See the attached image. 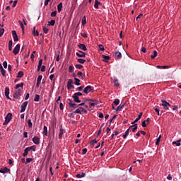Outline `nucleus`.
Masks as SVG:
<instances>
[{
  "label": "nucleus",
  "instance_id": "1",
  "mask_svg": "<svg viewBox=\"0 0 181 181\" xmlns=\"http://www.w3.org/2000/svg\"><path fill=\"white\" fill-rule=\"evenodd\" d=\"M22 90H23V83L16 86V92L13 94L14 98H16L17 100L21 98V95H22Z\"/></svg>",
  "mask_w": 181,
  "mask_h": 181
},
{
  "label": "nucleus",
  "instance_id": "2",
  "mask_svg": "<svg viewBox=\"0 0 181 181\" xmlns=\"http://www.w3.org/2000/svg\"><path fill=\"white\" fill-rule=\"evenodd\" d=\"M12 119V113H8L5 117V122H4L3 125H8L9 122Z\"/></svg>",
  "mask_w": 181,
  "mask_h": 181
},
{
  "label": "nucleus",
  "instance_id": "3",
  "mask_svg": "<svg viewBox=\"0 0 181 181\" xmlns=\"http://www.w3.org/2000/svg\"><path fill=\"white\" fill-rule=\"evenodd\" d=\"M161 105L164 110H169V107H170V103H168L166 100H161Z\"/></svg>",
  "mask_w": 181,
  "mask_h": 181
},
{
  "label": "nucleus",
  "instance_id": "4",
  "mask_svg": "<svg viewBox=\"0 0 181 181\" xmlns=\"http://www.w3.org/2000/svg\"><path fill=\"white\" fill-rule=\"evenodd\" d=\"M88 101H90L89 102L90 108H93V107H94L95 105H97L98 104V100H94L89 99V100H88Z\"/></svg>",
  "mask_w": 181,
  "mask_h": 181
},
{
  "label": "nucleus",
  "instance_id": "5",
  "mask_svg": "<svg viewBox=\"0 0 181 181\" xmlns=\"http://www.w3.org/2000/svg\"><path fill=\"white\" fill-rule=\"evenodd\" d=\"M67 88H68V90H71V88H74V86H73V80H71V79L68 80Z\"/></svg>",
  "mask_w": 181,
  "mask_h": 181
},
{
  "label": "nucleus",
  "instance_id": "6",
  "mask_svg": "<svg viewBox=\"0 0 181 181\" xmlns=\"http://www.w3.org/2000/svg\"><path fill=\"white\" fill-rule=\"evenodd\" d=\"M91 91H93V87L90 86H86L83 90V93H85V94H88V93H91Z\"/></svg>",
  "mask_w": 181,
  "mask_h": 181
},
{
  "label": "nucleus",
  "instance_id": "7",
  "mask_svg": "<svg viewBox=\"0 0 181 181\" xmlns=\"http://www.w3.org/2000/svg\"><path fill=\"white\" fill-rule=\"evenodd\" d=\"M21 50V45L20 44H18L16 47H15V48H14V49H13V53L14 54H18V53H19V51Z\"/></svg>",
  "mask_w": 181,
  "mask_h": 181
},
{
  "label": "nucleus",
  "instance_id": "8",
  "mask_svg": "<svg viewBox=\"0 0 181 181\" xmlns=\"http://www.w3.org/2000/svg\"><path fill=\"white\" fill-rule=\"evenodd\" d=\"M27 107H28V102H24L21 107V112H25V111H26Z\"/></svg>",
  "mask_w": 181,
  "mask_h": 181
},
{
  "label": "nucleus",
  "instance_id": "9",
  "mask_svg": "<svg viewBox=\"0 0 181 181\" xmlns=\"http://www.w3.org/2000/svg\"><path fill=\"white\" fill-rule=\"evenodd\" d=\"M33 142L35 145H39V144H40V138H39L38 136H34L33 138Z\"/></svg>",
  "mask_w": 181,
  "mask_h": 181
},
{
  "label": "nucleus",
  "instance_id": "10",
  "mask_svg": "<svg viewBox=\"0 0 181 181\" xmlns=\"http://www.w3.org/2000/svg\"><path fill=\"white\" fill-rule=\"evenodd\" d=\"M12 35H13L14 42H18V40H19V39L18 38V34L16 33V30L12 31Z\"/></svg>",
  "mask_w": 181,
  "mask_h": 181
},
{
  "label": "nucleus",
  "instance_id": "11",
  "mask_svg": "<svg viewBox=\"0 0 181 181\" xmlns=\"http://www.w3.org/2000/svg\"><path fill=\"white\" fill-rule=\"evenodd\" d=\"M76 56L78 57H86V52L83 51H78V52H76Z\"/></svg>",
  "mask_w": 181,
  "mask_h": 181
},
{
  "label": "nucleus",
  "instance_id": "12",
  "mask_svg": "<svg viewBox=\"0 0 181 181\" xmlns=\"http://www.w3.org/2000/svg\"><path fill=\"white\" fill-rule=\"evenodd\" d=\"M78 47H79V49H81V50H83V52L87 51V47L84 44H79L78 45Z\"/></svg>",
  "mask_w": 181,
  "mask_h": 181
},
{
  "label": "nucleus",
  "instance_id": "13",
  "mask_svg": "<svg viewBox=\"0 0 181 181\" xmlns=\"http://www.w3.org/2000/svg\"><path fill=\"white\" fill-rule=\"evenodd\" d=\"M131 128L132 132H135V131L138 129V124H135L134 125L130 126L129 129Z\"/></svg>",
  "mask_w": 181,
  "mask_h": 181
},
{
  "label": "nucleus",
  "instance_id": "14",
  "mask_svg": "<svg viewBox=\"0 0 181 181\" xmlns=\"http://www.w3.org/2000/svg\"><path fill=\"white\" fill-rule=\"evenodd\" d=\"M102 59L103 62H105L107 63L108 60H110V56L102 55Z\"/></svg>",
  "mask_w": 181,
  "mask_h": 181
},
{
  "label": "nucleus",
  "instance_id": "15",
  "mask_svg": "<svg viewBox=\"0 0 181 181\" xmlns=\"http://www.w3.org/2000/svg\"><path fill=\"white\" fill-rule=\"evenodd\" d=\"M180 142H181V139L175 141H173V145H176V146H180L181 145Z\"/></svg>",
  "mask_w": 181,
  "mask_h": 181
},
{
  "label": "nucleus",
  "instance_id": "16",
  "mask_svg": "<svg viewBox=\"0 0 181 181\" xmlns=\"http://www.w3.org/2000/svg\"><path fill=\"white\" fill-rule=\"evenodd\" d=\"M115 59H121L122 57V54H121V52H117L115 54Z\"/></svg>",
  "mask_w": 181,
  "mask_h": 181
},
{
  "label": "nucleus",
  "instance_id": "17",
  "mask_svg": "<svg viewBox=\"0 0 181 181\" xmlns=\"http://www.w3.org/2000/svg\"><path fill=\"white\" fill-rule=\"evenodd\" d=\"M100 5H101V2L98 1V0H95L94 8H95V9H98V6H100Z\"/></svg>",
  "mask_w": 181,
  "mask_h": 181
},
{
  "label": "nucleus",
  "instance_id": "18",
  "mask_svg": "<svg viewBox=\"0 0 181 181\" xmlns=\"http://www.w3.org/2000/svg\"><path fill=\"white\" fill-rule=\"evenodd\" d=\"M29 148L27 147L25 148L24 150V153H23V156L25 157V156H28V155L29 154Z\"/></svg>",
  "mask_w": 181,
  "mask_h": 181
},
{
  "label": "nucleus",
  "instance_id": "19",
  "mask_svg": "<svg viewBox=\"0 0 181 181\" xmlns=\"http://www.w3.org/2000/svg\"><path fill=\"white\" fill-rule=\"evenodd\" d=\"M76 177L81 179V177H86V173H81V174H77Z\"/></svg>",
  "mask_w": 181,
  "mask_h": 181
},
{
  "label": "nucleus",
  "instance_id": "20",
  "mask_svg": "<svg viewBox=\"0 0 181 181\" xmlns=\"http://www.w3.org/2000/svg\"><path fill=\"white\" fill-rule=\"evenodd\" d=\"M64 134V129H60V132H59V139H62L63 138V135Z\"/></svg>",
  "mask_w": 181,
  "mask_h": 181
},
{
  "label": "nucleus",
  "instance_id": "21",
  "mask_svg": "<svg viewBox=\"0 0 181 181\" xmlns=\"http://www.w3.org/2000/svg\"><path fill=\"white\" fill-rule=\"evenodd\" d=\"M42 134L45 136H47V127L44 126Z\"/></svg>",
  "mask_w": 181,
  "mask_h": 181
},
{
  "label": "nucleus",
  "instance_id": "22",
  "mask_svg": "<svg viewBox=\"0 0 181 181\" xmlns=\"http://www.w3.org/2000/svg\"><path fill=\"white\" fill-rule=\"evenodd\" d=\"M124 106H125V104L119 105L115 109V111H117V112L121 111V110H122V108H124Z\"/></svg>",
  "mask_w": 181,
  "mask_h": 181
},
{
  "label": "nucleus",
  "instance_id": "23",
  "mask_svg": "<svg viewBox=\"0 0 181 181\" xmlns=\"http://www.w3.org/2000/svg\"><path fill=\"white\" fill-rule=\"evenodd\" d=\"M63 8V4L59 3L57 6V11L58 12H62V8Z\"/></svg>",
  "mask_w": 181,
  "mask_h": 181
},
{
  "label": "nucleus",
  "instance_id": "24",
  "mask_svg": "<svg viewBox=\"0 0 181 181\" xmlns=\"http://www.w3.org/2000/svg\"><path fill=\"white\" fill-rule=\"evenodd\" d=\"M33 35H34V36H39V32L36 30V27L33 28Z\"/></svg>",
  "mask_w": 181,
  "mask_h": 181
},
{
  "label": "nucleus",
  "instance_id": "25",
  "mask_svg": "<svg viewBox=\"0 0 181 181\" xmlns=\"http://www.w3.org/2000/svg\"><path fill=\"white\" fill-rule=\"evenodd\" d=\"M28 150L33 151V152H36V146H31L30 147H27Z\"/></svg>",
  "mask_w": 181,
  "mask_h": 181
},
{
  "label": "nucleus",
  "instance_id": "26",
  "mask_svg": "<svg viewBox=\"0 0 181 181\" xmlns=\"http://www.w3.org/2000/svg\"><path fill=\"white\" fill-rule=\"evenodd\" d=\"M158 56V52L156 50H154L153 52V55L151 56V59H155Z\"/></svg>",
  "mask_w": 181,
  "mask_h": 181
},
{
  "label": "nucleus",
  "instance_id": "27",
  "mask_svg": "<svg viewBox=\"0 0 181 181\" xmlns=\"http://www.w3.org/2000/svg\"><path fill=\"white\" fill-rule=\"evenodd\" d=\"M8 172V168L6 167L0 169V173H6Z\"/></svg>",
  "mask_w": 181,
  "mask_h": 181
},
{
  "label": "nucleus",
  "instance_id": "28",
  "mask_svg": "<svg viewBox=\"0 0 181 181\" xmlns=\"http://www.w3.org/2000/svg\"><path fill=\"white\" fill-rule=\"evenodd\" d=\"M86 23H87V18H86V16H83L81 21L83 26H84V25H86Z\"/></svg>",
  "mask_w": 181,
  "mask_h": 181
},
{
  "label": "nucleus",
  "instance_id": "29",
  "mask_svg": "<svg viewBox=\"0 0 181 181\" xmlns=\"http://www.w3.org/2000/svg\"><path fill=\"white\" fill-rule=\"evenodd\" d=\"M128 135H129V129H128L125 132L124 134L123 135L124 139H125V138H127V136H128Z\"/></svg>",
  "mask_w": 181,
  "mask_h": 181
},
{
  "label": "nucleus",
  "instance_id": "30",
  "mask_svg": "<svg viewBox=\"0 0 181 181\" xmlns=\"http://www.w3.org/2000/svg\"><path fill=\"white\" fill-rule=\"evenodd\" d=\"M78 63H80L81 64H84L86 59H83L81 58L77 59Z\"/></svg>",
  "mask_w": 181,
  "mask_h": 181
},
{
  "label": "nucleus",
  "instance_id": "31",
  "mask_svg": "<svg viewBox=\"0 0 181 181\" xmlns=\"http://www.w3.org/2000/svg\"><path fill=\"white\" fill-rule=\"evenodd\" d=\"M81 95H83V93L78 92V93H75L73 96L78 98V97H81Z\"/></svg>",
  "mask_w": 181,
  "mask_h": 181
},
{
  "label": "nucleus",
  "instance_id": "32",
  "mask_svg": "<svg viewBox=\"0 0 181 181\" xmlns=\"http://www.w3.org/2000/svg\"><path fill=\"white\" fill-rule=\"evenodd\" d=\"M18 23L21 28H22V30H25V26L23 25V22H22L21 21H18Z\"/></svg>",
  "mask_w": 181,
  "mask_h": 181
},
{
  "label": "nucleus",
  "instance_id": "33",
  "mask_svg": "<svg viewBox=\"0 0 181 181\" xmlns=\"http://www.w3.org/2000/svg\"><path fill=\"white\" fill-rule=\"evenodd\" d=\"M72 98H74L75 103H81V100H80V99H78V98L76 96H72Z\"/></svg>",
  "mask_w": 181,
  "mask_h": 181
},
{
  "label": "nucleus",
  "instance_id": "34",
  "mask_svg": "<svg viewBox=\"0 0 181 181\" xmlns=\"http://www.w3.org/2000/svg\"><path fill=\"white\" fill-rule=\"evenodd\" d=\"M40 99V95H35V98H34V101H35V103H37Z\"/></svg>",
  "mask_w": 181,
  "mask_h": 181
},
{
  "label": "nucleus",
  "instance_id": "35",
  "mask_svg": "<svg viewBox=\"0 0 181 181\" xmlns=\"http://www.w3.org/2000/svg\"><path fill=\"white\" fill-rule=\"evenodd\" d=\"M28 124L29 128H32V127H33V124L32 123V120L30 119L28 120Z\"/></svg>",
  "mask_w": 181,
  "mask_h": 181
},
{
  "label": "nucleus",
  "instance_id": "36",
  "mask_svg": "<svg viewBox=\"0 0 181 181\" xmlns=\"http://www.w3.org/2000/svg\"><path fill=\"white\" fill-rule=\"evenodd\" d=\"M1 74L3 76V77H6V71L5 69H1Z\"/></svg>",
  "mask_w": 181,
  "mask_h": 181
},
{
  "label": "nucleus",
  "instance_id": "37",
  "mask_svg": "<svg viewBox=\"0 0 181 181\" xmlns=\"http://www.w3.org/2000/svg\"><path fill=\"white\" fill-rule=\"evenodd\" d=\"M75 80V84L76 86H80V79L77 78H74Z\"/></svg>",
  "mask_w": 181,
  "mask_h": 181
},
{
  "label": "nucleus",
  "instance_id": "38",
  "mask_svg": "<svg viewBox=\"0 0 181 181\" xmlns=\"http://www.w3.org/2000/svg\"><path fill=\"white\" fill-rule=\"evenodd\" d=\"M49 25L51 26H54V23H56V21L54 20H51L50 21L48 22Z\"/></svg>",
  "mask_w": 181,
  "mask_h": 181
},
{
  "label": "nucleus",
  "instance_id": "39",
  "mask_svg": "<svg viewBox=\"0 0 181 181\" xmlns=\"http://www.w3.org/2000/svg\"><path fill=\"white\" fill-rule=\"evenodd\" d=\"M115 105H119V99H115L113 102Z\"/></svg>",
  "mask_w": 181,
  "mask_h": 181
},
{
  "label": "nucleus",
  "instance_id": "40",
  "mask_svg": "<svg viewBox=\"0 0 181 181\" xmlns=\"http://www.w3.org/2000/svg\"><path fill=\"white\" fill-rule=\"evenodd\" d=\"M5 95H6V97H8V95H9V88H6Z\"/></svg>",
  "mask_w": 181,
  "mask_h": 181
},
{
  "label": "nucleus",
  "instance_id": "41",
  "mask_svg": "<svg viewBox=\"0 0 181 181\" xmlns=\"http://www.w3.org/2000/svg\"><path fill=\"white\" fill-rule=\"evenodd\" d=\"M17 77L18 78H21V77H23V72L20 71L17 75Z\"/></svg>",
  "mask_w": 181,
  "mask_h": 181
},
{
  "label": "nucleus",
  "instance_id": "42",
  "mask_svg": "<svg viewBox=\"0 0 181 181\" xmlns=\"http://www.w3.org/2000/svg\"><path fill=\"white\" fill-rule=\"evenodd\" d=\"M43 63V59H40L39 62H38V69H40V67H42V64Z\"/></svg>",
  "mask_w": 181,
  "mask_h": 181
},
{
  "label": "nucleus",
  "instance_id": "43",
  "mask_svg": "<svg viewBox=\"0 0 181 181\" xmlns=\"http://www.w3.org/2000/svg\"><path fill=\"white\" fill-rule=\"evenodd\" d=\"M4 33H5V29L0 28V37L4 35Z\"/></svg>",
  "mask_w": 181,
  "mask_h": 181
},
{
  "label": "nucleus",
  "instance_id": "44",
  "mask_svg": "<svg viewBox=\"0 0 181 181\" xmlns=\"http://www.w3.org/2000/svg\"><path fill=\"white\" fill-rule=\"evenodd\" d=\"M42 78H43V76L42 75H39L37 81H38V83H42Z\"/></svg>",
  "mask_w": 181,
  "mask_h": 181
},
{
  "label": "nucleus",
  "instance_id": "45",
  "mask_svg": "<svg viewBox=\"0 0 181 181\" xmlns=\"http://www.w3.org/2000/svg\"><path fill=\"white\" fill-rule=\"evenodd\" d=\"M114 83L115 87H119V83H118V79H115Z\"/></svg>",
  "mask_w": 181,
  "mask_h": 181
},
{
  "label": "nucleus",
  "instance_id": "46",
  "mask_svg": "<svg viewBox=\"0 0 181 181\" xmlns=\"http://www.w3.org/2000/svg\"><path fill=\"white\" fill-rule=\"evenodd\" d=\"M69 100V106L71 107H74V105H76V103H74L73 101H71V100Z\"/></svg>",
  "mask_w": 181,
  "mask_h": 181
},
{
  "label": "nucleus",
  "instance_id": "47",
  "mask_svg": "<svg viewBox=\"0 0 181 181\" xmlns=\"http://www.w3.org/2000/svg\"><path fill=\"white\" fill-rule=\"evenodd\" d=\"M98 47H99L100 50H101V52H104V50H105V49L104 48V45H99Z\"/></svg>",
  "mask_w": 181,
  "mask_h": 181
},
{
  "label": "nucleus",
  "instance_id": "48",
  "mask_svg": "<svg viewBox=\"0 0 181 181\" xmlns=\"http://www.w3.org/2000/svg\"><path fill=\"white\" fill-rule=\"evenodd\" d=\"M69 73H73V71H74V66L71 65L69 66Z\"/></svg>",
  "mask_w": 181,
  "mask_h": 181
},
{
  "label": "nucleus",
  "instance_id": "49",
  "mask_svg": "<svg viewBox=\"0 0 181 181\" xmlns=\"http://www.w3.org/2000/svg\"><path fill=\"white\" fill-rule=\"evenodd\" d=\"M97 142H98V141H97V139H93V140H92V141H90V144H91V145H92L93 146H94V145H95V144H97Z\"/></svg>",
  "mask_w": 181,
  "mask_h": 181
},
{
  "label": "nucleus",
  "instance_id": "50",
  "mask_svg": "<svg viewBox=\"0 0 181 181\" xmlns=\"http://www.w3.org/2000/svg\"><path fill=\"white\" fill-rule=\"evenodd\" d=\"M76 69H78V70L83 69V65L81 64H76L75 65Z\"/></svg>",
  "mask_w": 181,
  "mask_h": 181
},
{
  "label": "nucleus",
  "instance_id": "51",
  "mask_svg": "<svg viewBox=\"0 0 181 181\" xmlns=\"http://www.w3.org/2000/svg\"><path fill=\"white\" fill-rule=\"evenodd\" d=\"M81 112H84V114H87V110H85L83 107H79Z\"/></svg>",
  "mask_w": 181,
  "mask_h": 181
},
{
  "label": "nucleus",
  "instance_id": "52",
  "mask_svg": "<svg viewBox=\"0 0 181 181\" xmlns=\"http://www.w3.org/2000/svg\"><path fill=\"white\" fill-rule=\"evenodd\" d=\"M33 160V158H26V163H30V162H32ZM25 163V165H26Z\"/></svg>",
  "mask_w": 181,
  "mask_h": 181
},
{
  "label": "nucleus",
  "instance_id": "53",
  "mask_svg": "<svg viewBox=\"0 0 181 181\" xmlns=\"http://www.w3.org/2000/svg\"><path fill=\"white\" fill-rule=\"evenodd\" d=\"M43 32L44 33H49V28L44 27L43 28Z\"/></svg>",
  "mask_w": 181,
  "mask_h": 181
},
{
  "label": "nucleus",
  "instance_id": "54",
  "mask_svg": "<svg viewBox=\"0 0 181 181\" xmlns=\"http://www.w3.org/2000/svg\"><path fill=\"white\" fill-rule=\"evenodd\" d=\"M74 112V114H81L80 108L76 109Z\"/></svg>",
  "mask_w": 181,
  "mask_h": 181
},
{
  "label": "nucleus",
  "instance_id": "55",
  "mask_svg": "<svg viewBox=\"0 0 181 181\" xmlns=\"http://www.w3.org/2000/svg\"><path fill=\"white\" fill-rule=\"evenodd\" d=\"M3 66L4 67V69H7L8 68V62H6V61H4L3 62Z\"/></svg>",
  "mask_w": 181,
  "mask_h": 181
},
{
  "label": "nucleus",
  "instance_id": "56",
  "mask_svg": "<svg viewBox=\"0 0 181 181\" xmlns=\"http://www.w3.org/2000/svg\"><path fill=\"white\" fill-rule=\"evenodd\" d=\"M144 16V14L140 13L136 18V21H138L139 19H141V18H142Z\"/></svg>",
  "mask_w": 181,
  "mask_h": 181
},
{
  "label": "nucleus",
  "instance_id": "57",
  "mask_svg": "<svg viewBox=\"0 0 181 181\" xmlns=\"http://www.w3.org/2000/svg\"><path fill=\"white\" fill-rule=\"evenodd\" d=\"M57 13V11H52V12L51 13V16L54 17V16H56Z\"/></svg>",
  "mask_w": 181,
  "mask_h": 181
},
{
  "label": "nucleus",
  "instance_id": "58",
  "mask_svg": "<svg viewBox=\"0 0 181 181\" xmlns=\"http://www.w3.org/2000/svg\"><path fill=\"white\" fill-rule=\"evenodd\" d=\"M86 153H87V148H83L82 150V155H86Z\"/></svg>",
  "mask_w": 181,
  "mask_h": 181
},
{
  "label": "nucleus",
  "instance_id": "59",
  "mask_svg": "<svg viewBox=\"0 0 181 181\" xmlns=\"http://www.w3.org/2000/svg\"><path fill=\"white\" fill-rule=\"evenodd\" d=\"M141 127H143V128L146 127V122L145 121L142 122Z\"/></svg>",
  "mask_w": 181,
  "mask_h": 181
},
{
  "label": "nucleus",
  "instance_id": "60",
  "mask_svg": "<svg viewBox=\"0 0 181 181\" xmlns=\"http://www.w3.org/2000/svg\"><path fill=\"white\" fill-rule=\"evenodd\" d=\"M84 88V86H80L77 88L78 91H83V89Z\"/></svg>",
  "mask_w": 181,
  "mask_h": 181
},
{
  "label": "nucleus",
  "instance_id": "61",
  "mask_svg": "<svg viewBox=\"0 0 181 181\" xmlns=\"http://www.w3.org/2000/svg\"><path fill=\"white\" fill-rule=\"evenodd\" d=\"M45 70H46V66L45 65H42L41 66V71H45Z\"/></svg>",
  "mask_w": 181,
  "mask_h": 181
},
{
  "label": "nucleus",
  "instance_id": "62",
  "mask_svg": "<svg viewBox=\"0 0 181 181\" xmlns=\"http://www.w3.org/2000/svg\"><path fill=\"white\" fill-rule=\"evenodd\" d=\"M53 78H54V74H51L49 76V80H51V81H53Z\"/></svg>",
  "mask_w": 181,
  "mask_h": 181
},
{
  "label": "nucleus",
  "instance_id": "63",
  "mask_svg": "<svg viewBox=\"0 0 181 181\" xmlns=\"http://www.w3.org/2000/svg\"><path fill=\"white\" fill-rule=\"evenodd\" d=\"M59 108H60V110H64L63 103H60V104H59Z\"/></svg>",
  "mask_w": 181,
  "mask_h": 181
},
{
  "label": "nucleus",
  "instance_id": "64",
  "mask_svg": "<svg viewBox=\"0 0 181 181\" xmlns=\"http://www.w3.org/2000/svg\"><path fill=\"white\" fill-rule=\"evenodd\" d=\"M81 36H82L83 37H88V35H87V33H81Z\"/></svg>",
  "mask_w": 181,
  "mask_h": 181
}]
</instances>
